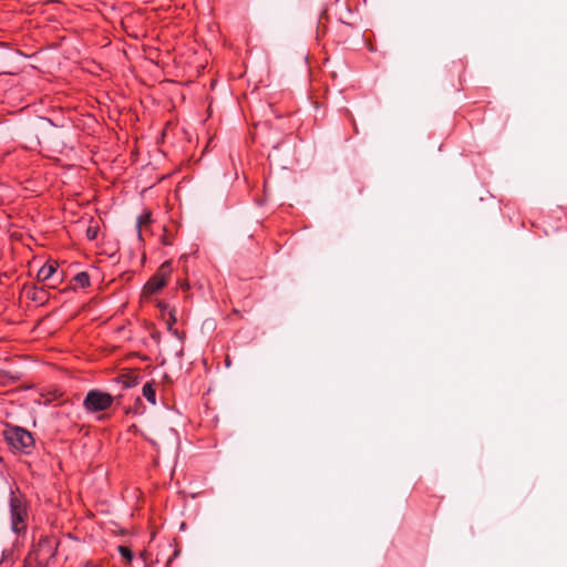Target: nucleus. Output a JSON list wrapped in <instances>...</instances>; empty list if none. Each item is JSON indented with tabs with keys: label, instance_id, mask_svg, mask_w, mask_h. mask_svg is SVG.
<instances>
[{
	"label": "nucleus",
	"instance_id": "9",
	"mask_svg": "<svg viewBox=\"0 0 567 567\" xmlns=\"http://www.w3.org/2000/svg\"><path fill=\"white\" fill-rule=\"evenodd\" d=\"M74 288H86L90 286V275L86 271L76 274L72 279Z\"/></svg>",
	"mask_w": 567,
	"mask_h": 567
},
{
	"label": "nucleus",
	"instance_id": "5",
	"mask_svg": "<svg viewBox=\"0 0 567 567\" xmlns=\"http://www.w3.org/2000/svg\"><path fill=\"white\" fill-rule=\"evenodd\" d=\"M173 271L172 261H164L144 287L145 293L153 295L166 286Z\"/></svg>",
	"mask_w": 567,
	"mask_h": 567
},
{
	"label": "nucleus",
	"instance_id": "2",
	"mask_svg": "<svg viewBox=\"0 0 567 567\" xmlns=\"http://www.w3.org/2000/svg\"><path fill=\"white\" fill-rule=\"evenodd\" d=\"M4 442L18 453L30 455L35 446L32 433L21 426L7 425L2 432Z\"/></svg>",
	"mask_w": 567,
	"mask_h": 567
},
{
	"label": "nucleus",
	"instance_id": "6",
	"mask_svg": "<svg viewBox=\"0 0 567 567\" xmlns=\"http://www.w3.org/2000/svg\"><path fill=\"white\" fill-rule=\"evenodd\" d=\"M59 265L55 260L47 261L38 271L37 279L39 281L52 280L53 284L49 285L50 288H55L62 281V276L56 278Z\"/></svg>",
	"mask_w": 567,
	"mask_h": 567
},
{
	"label": "nucleus",
	"instance_id": "10",
	"mask_svg": "<svg viewBox=\"0 0 567 567\" xmlns=\"http://www.w3.org/2000/svg\"><path fill=\"white\" fill-rule=\"evenodd\" d=\"M117 550L121 554V556L125 559V561L127 564H131V561L133 560V551L131 550V548L121 545L118 546Z\"/></svg>",
	"mask_w": 567,
	"mask_h": 567
},
{
	"label": "nucleus",
	"instance_id": "3",
	"mask_svg": "<svg viewBox=\"0 0 567 567\" xmlns=\"http://www.w3.org/2000/svg\"><path fill=\"white\" fill-rule=\"evenodd\" d=\"M60 542L55 536H41L28 557L34 563L48 567L55 558Z\"/></svg>",
	"mask_w": 567,
	"mask_h": 567
},
{
	"label": "nucleus",
	"instance_id": "12",
	"mask_svg": "<svg viewBox=\"0 0 567 567\" xmlns=\"http://www.w3.org/2000/svg\"><path fill=\"white\" fill-rule=\"evenodd\" d=\"M177 322L175 310H169L168 319L166 320V326L169 331H173V326Z\"/></svg>",
	"mask_w": 567,
	"mask_h": 567
},
{
	"label": "nucleus",
	"instance_id": "4",
	"mask_svg": "<svg viewBox=\"0 0 567 567\" xmlns=\"http://www.w3.org/2000/svg\"><path fill=\"white\" fill-rule=\"evenodd\" d=\"M114 403V398L107 392L97 389L90 390L84 400L83 408L89 413L104 412Z\"/></svg>",
	"mask_w": 567,
	"mask_h": 567
},
{
	"label": "nucleus",
	"instance_id": "1",
	"mask_svg": "<svg viewBox=\"0 0 567 567\" xmlns=\"http://www.w3.org/2000/svg\"><path fill=\"white\" fill-rule=\"evenodd\" d=\"M29 508V501L19 487L11 489L9 495V509L11 528L16 534L24 533L27 530Z\"/></svg>",
	"mask_w": 567,
	"mask_h": 567
},
{
	"label": "nucleus",
	"instance_id": "15",
	"mask_svg": "<svg viewBox=\"0 0 567 567\" xmlns=\"http://www.w3.org/2000/svg\"><path fill=\"white\" fill-rule=\"evenodd\" d=\"M40 293H43V290L42 289L38 290L37 288H34L30 298L33 301H40V300H42V297L40 296Z\"/></svg>",
	"mask_w": 567,
	"mask_h": 567
},
{
	"label": "nucleus",
	"instance_id": "16",
	"mask_svg": "<svg viewBox=\"0 0 567 567\" xmlns=\"http://www.w3.org/2000/svg\"><path fill=\"white\" fill-rule=\"evenodd\" d=\"M352 123H353V128H354V132L358 133V128H357V124L354 122V120L352 118Z\"/></svg>",
	"mask_w": 567,
	"mask_h": 567
},
{
	"label": "nucleus",
	"instance_id": "13",
	"mask_svg": "<svg viewBox=\"0 0 567 567\" xmlns=\"http://www.w3.org/2000/svg\"><path fill=\"white\" fill-rule=\"evenodd\" d=\"M99 228L97 227H87L86 229V237L89 240H95L97 237Z\"/></svg>",
	"mask_w": 567,
	"mask_h": 567
},
{
	"label": "nucleus",
	"instance_id": "17",
	"mask_svg": "<svg viewBox=\"0 0 567 567\" xmlns=\"http://www.w3.org/2000/svg\"><path fill=\"white\" fill-rule=\"evenodd\" d=\"M136 404L142 405V401L140 398H136Z\"/></svg>",
	"mask_w": 567,
	"mask_h": 567
},
{
	"label": "nucleus",
	"instance_id": "7",
	"mask_svg": "<svg viewBox=\"0 0 567 567\" xmlns=\"http://www.w3.org/2000/svg\"><path fill=\"white\" fill-rule=\"evenodd\" d=\"M142 393L151 404H156V389L154 381L146 382L143 386Z\"/></svg>",
	"mask_w": 567,
	"mask_h": 567
},
{
	"label": "nucleus",
	"instance_id": "8",
	"mask_svg": "<svg viewBox=\"0 0 567 567\" xmlns=\"http://www.w3.org/2000/svg\"><path fill=\"white\" fill-rule=\"evenodd\" d=\"M151 223H152V213L150 210H145L137 217L136 227H137L140 239H142L143 227H147Z\"/></svg>",
	"mask_w": 567,
	"mask_h": 567
},
{
	"label": "nucleus",
	"instance_id": "11",
	"mask_svg": "<svg viewBox=\"0 0 567 567\" xmlns=\"http://www.w3.org/2000/svg\"><path fill=\"white\" fill-rule=\"evenodd\" d=\"M7 52L3 50V49H0V75L1 74H8L10 73L8 70H6V58H7Z\"/></svg>",
	"mask_w": 567,
	"mask_h": 567
},
{
	"label": "nucleus",
	"instance_id": "18",
	"mask_svg": "<svg viewBox=\"0 0 567 567\" xmlns=\"http://www.w3.org/2000/svg\"><path fill=\"white\" fill-rule=\"evenodd\" d=\"M3 465V458L0 456V468L2 467Z\"/></svg>",
	"mask_w": 567,
	"mask_h": 567
},
{
	"label": "nucleus",
	"instance_id": "14",
	"mask_svg": "<svg viewBox=\"0 0 567 567\" xmlns=\"http://www.w3.org/2000/svg\"><path fill=\"white\" fill-rule=\"evenodd\" d=\"M174 243L173 236L167 234L166 229H164V235L162 237V244L165 246H172Z\"/></svg>",
	"mask_w": 567,
	"mask_h": 567
}]
</instances>
